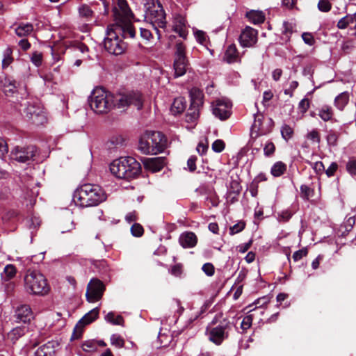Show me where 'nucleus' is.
Instances as JSON below:
<instances>
[{
	"mask_svg": "<svg viewBox=\"0 0 356 356\" xmlns=\"http://www.w3.org/2000/svg\"><path fill=\"white\" fill-rule=\"evenodd\" d=\"M145 20L149 22L155 30L159 38L161 36L159 29H165L166 26L165 13L162 6L157 3L149 6L145 14Z\"/></svg>",
	"mask_w": 356,
	"mask_h": 356,
	"instance_id": "nucleus-6",
	"label": "nucleus"
},
{
	"mask_svg": "<svg viewBox=\"0 0 356 356\" xmlns=\"http://www.w3.org/2000/svg\"><path fill=\"white\" fill-rule=\"evenodd\" d=\"M82 349L85 352H95L97 350V342L95 340H88L82 344Z\"/></svg>",
	"mask_w": 356,
	"mask_h": 356,
	"instance_id": "nucleus-45",
	"label": "nucleus"
},
{
	"mask_svg": "<svg viewBox=\"0 0 356 356\" xmlns=\"http://www.w3.org/2000/svg\"><path fill=\"white\" fill-rule=\"evenodd\" d=\"M27 329L25 326L16 327L9 332L8 338L12 341L13 343H15L20 337L24 335Z\"/></svg>",
	"mask_w": 356,
	"mask_h": 356,
	"instance_id": "nucleus-29",
	"label": "nucleus"
},
{
	"mask_svg": "<svg viewBox=\"0 0 356 356\" xmlns=\"http://www.w3.org/2000/svg\"><path fill=\"white\" fill-rule=\"evenodd\" d=\"M172 29L182 38H186L188 34L185 18L180 15H175L172 19Z\"/></svg>",
	"mask_w": 356,
	"mask_h": 356,
	"instance_id": "nucleus-19",
	"label": "nucleus"
},
{
	"mask_svg": "<svg viewBox=\"0 0 356 356\" xmlns=\"http://www.w3.org/2000/svg\"><path fill=\"white\" fill-rule=\"evenodd\" d=\"M36 148L34 146L15 147L9 155L11 160L19 163H26L35 156Z\"/></svg>",
	"mask_w": 356,
	"mask_h": 356,
	"instance_id": "nucleus-11",
	"label": "nucleus"
},
{
	"mask_svg": "<svg viewBox=\"0 0 356 356\" xmlns=\"http://www.w3.org/2000/svg\"><path fill=\"white\" fill-rule=\"evenodd\" d=\"M307 254V250L306 248H302L301 250L296 251L293 254V259L295 261H299L303 257H305Z\"/></svg>",
	"mask_w": 356,
	"mask_h": 356,
	"instance_id": "nucleus-61",
	"label": "nucleus"
},
{
	"mask_svg": "<svg viewBox=\"0 0 356 356\" xmlns=\"http://www.w3.org/2000/svg\"><path fill=\"white\" fill-rule=\"evenodd\" d=\"M13 50L10 47H7L3 52V58L2 60V66L3 68L8 67L13 61L12 57Z\"/></svg>",
	"mask_w": 356,
	"mask_h": 356,
	"instance_id": "nucleus-39",
	"label": "nucleus"
},
{
	"mask_svg": "<svg viewBox=\"0 0 356 356\" xmlns=\"http://www.w3.org/2000/svg\"><path fill=\"white\" fill-rule=\"evenodd\" d=\"M25 291L31 295L44 296L49 291L45 277L38 271L29 270L24 276Z\"/></svg>",
	"mask_w": 356,
	"mask_h": 356,
	"instance_id": "nucleus-5",
	"label": "nucleus"
},
{
	"mask_svg": "<svg viewBox=\"0 0 356 356\" xmlns=\"http://www.w3.org/2000/svg\"><path fill=\"white\" fill-rule=\"evenodd\" d=\"M56 343L48 341L40 346L35 352V356H53L55 353Z\"/></svg>",
	"mask_w": 356,
	"mask_h": 356,
	"instance_id": "nucleus-24",
	"label": "nucleus"
},
{
	"mask_svg": "<svg viewBox=\"0 0 356 356\" xmlns=\"http://www.w3.org/2000/svg\"><path fill=\"white\" fill-rule=\"evenodd\" d=\"M140 170V163L131 156L120 157L110 164L111 172L118 179H134L139 175Z\"/></svg>",
	"mask_w": 356,
	"mask_h": 356,
	"instance_id": "nucleus-2",
	"label": "nucleus"
},
{
	"mask_svg": "<svg viewBox=\"0 0 356 356\" xmlns=\"http://www.w3.org/2000/svg\"><path fill=\"white\" fill-rule=\"evenodd\" d=\"M301 197L304 200H308L314 195V190L307 185H302L300 186Z\"/></svg>",
	"mask_w": 356,
	"mask_h": 356,
	"instance_id": "nucleus-43",
	"label": "nucleus"
},
{
	"mask_svg": "<svg viewBox=\"0 0 356 356\" xmlns=\"http://www.w3.org/2000/svg\"><path fill=\"white\" fill-rule=\"evenodd\" d=\"M350 24H353V18L351 15H347L339 20L337 27L339 29H344Z\"/></svg>",
	"mask_w": 356,
	"mask_h": 356,
	"instance_id": "nucleus-42",
	"label": "nucleus"
},
{
	"mask_svg": "<svg viewBox=\"0 0 356 356\" xmlns=\"http://www.w3.org/2000/svg\"><path fill=\"white\" fill-rule=\"evenodd\" d=\"M184 58L185 56V46L181 42H177L176 44L175 58Z\"/></svg>",
	"mask_w": 356,
	"mask_h": 356,
	"instance_id": "nucleus-47",
	"label": "nucleus"
},
{
	"mask_svg": "<svg viewBox=\"0 0 356 356\" xmlns=\"http://www.w3.org/2000/svg\"><path fill=\"white\" fill-rule=\"evenodd\" d=\"M252 323V316L248 315L243 318L242 322L241 323V327L244 330H248V328L250 327Z\"/></svg>",
	"mask_w": 356,
	"mask_h": 356,
	"instance_id": "nucleus-58",
	"label": "nucleus"
},
{
	"mask_svg": "<svg viewBox=\"0 0 356 356\" xmlns=\"http://www.w3.org/2000/svg\"><path fill=\"white\" fill-rule=\"evenodd\" d=\"M338 168V165L335 162H332L328 168L325 170V173L327 177H332L334 175Z\"/></svg>",
	"mask_w": 356,
	"mask_h": 356,
	"instance_id": "nucleus-64",
	"label": "nucleus"
},
{
	"mask_svg": "<svg viewBox=\"0 0 356 356\" xmlns=\"http://www.w3.org/2000/svg\"><path fill=\"white\" fill-rule=\"evenodd\" d=\"M79 13L80 16L86 18H90L92 15V10L88 5H81L79 8Z\"/></svg>",
	"mask_w": 356,
	"mask_h": 356,
	"instance_id": "nucleus-46",
	"label": "nucleus"
},
{
	"mask_svg": "<svg viewBox=\"0 0 356 356\" xmlns=\"http://www.w3.org/2000/svg\"><path fill=\"white\" fill-rule=\"evenodd\" d=\"M179 242L184 248H191L196 245L197 238L193 232H186L180 235Z\"/></svg>",
	"mask_w": 356,
	"mask_h": 356,
	"instance_id": "nucleus-22",
	"label": "nucleus"
},
{
	"mask_svg": "<svg viewBox=\"0 0 356 356\" xmlns=\"http://www.w3.org/2000/svg\"><path fill=\"white\" fill-rule=\"evenodd\" d=\"M257 31L246 26L239 36V43L243 47H251L257 42Z\"/></svg>",
	"mask_w": 356,
	"mask_h": 356,
	"instance_id": "nucleus-18",
	"label": "nucleus"
},
{
	"mask_svg": "<svg viewBox=\"0 0 356 356\" xmlns=\"http://www.w3.org/2000/svg\"><path fill=\"white\" fill-rule=\"evenodd\" d=\"M293 213L290 209H285L277 213V220L285 222L289 220Z\"/></svg>",
	"mask_w": 356,
	"mask_h": 356,
	"instance_id": "nucleus-44",
	"label": "nucleus"
},
{
	"mask_svg": "<svg viewBox=\"0 0 356 356\" xmlns=\"http://www.w3.org/2000/svg\"><path fill=\"white\" fill-rule=\"evenodd\" d=\"M305 137L313 144L319 145L321 143V134L317 129L308 131Z\"/></svg>",
	"mask_w": 356,
	"mask_h": 356,
	"instance_id": "nucleus-36",
	"label": "nucleus"
},
{
	"mask_svg": "<svg viewBox=\"0 0 356 356\" xmlns=\"http://www.w3.org/2000/svg\"><path fill=\"white\" fill-rule=\"evenodd\" d=\"M115 30L117 35H121L124 39L134 38L136 31L131 23V19H123L117 21L115 24L109 25Z\"/></svg>",
	"mask_w": 356,
	"mask_h": 356,
	"instance_id": "nucleus-16",
	"label": "nucleus"
},
{
	"mask_svg": "<svg viewBox=\"0 0 356 356\" xmlns=\"http://www.w3.org/2000/svg\"><path fill=\"white\" fill-rule=\"evenodd\" d=\"M212 113L221 120L227 119L232 112V103L227 99H219L212 103Z\"/></svg>",
	"mask_w": 356,
	"mask_h": 356,
	"instance_id": "nucleus-13",
	"label": "nucleus"
},
{
	"mask_svg": "<svg viewBox=\"0 0 356 356\" xmlns=\"http://www.w3.org/2000/svg\"><path fill=\"white\" fill-rule=\"evenodd\" d=\"M31 62L36 67H39L42 63V53L35 51L32 54L31 57Z\"/></svg>",
	"mask_w": 356,
	"mask_h": 356,
	"instance_id": "nucleus-50",
	"label": "nucleus"
},
{
	"mask_svg": "<svg viewBox=\"0 0 356 356\" xmlns=\"http://www.w3.org/2000/svg\"><path fill=\"white\" fill-rule=\"evenodd\" d=\"M298 107L302 113H305L309 108V101L307 98L302 99L298 104Z\"/></svg>",
	"mask_w": 356,
	"mask_h": 356,
	"instance_id": "nucleus-62",
	"label": "nucleus"
},
{
	"mask_svg": "<svg viewBox=\"0 0 356 356\" xmlns=\"http://www.w3.org/2000/svg\"><path fill=\"white\" fill-rule=\"evenodd\" d=\"M106 200V194L99 185L85 184L74 192L72 202L79 207H95Z\"/></svg>",
	"mask_w": 356,
	"mask_h": 356,
	"instance_id": "nucleus-1",
	"label": "nucleus"
},
{
	"mask_svg": "<svg viewBox=\"0 0 356 356\" xmlns=\"http://www.w3.org/2000/svg\"><path fill=\"white\" fill-rule=\"evenodd\" d=\"M114 106L124 108L129 105H134L138 109L143 106L141 94L138 92H129L127 93H118L114 95Z\"/></svg>",
	"mask_w": 356,
	"mask_h": 356,
	"instance_id": "nucleus-9",
	"label": "nucleus"
},
{
	"mask_svg": "<svg viewBox=\"0 0 356 356\" xmlns=\"http://www.w3.org/2000/svg\"><path fill=\"white\" fill-rule=\"evenodd\" d=\"M131 232L133 236L139 237L143 234V228L138 223H134L131 227Z\"/></svg>",
	"mask_w": 356,
	"mask_h": 356,
	"instance_id": "nucleus-52",
	"label": "nucleus"
},
{
	"mask_svg": "<svg viewBox=\"0 0 356 356\" xmlns=\"http://www.w3.org/2000/svg\"><path fill=\"white\" fill-rule=\"evenodd\" d=\"M8 152V147L4 138H0V157L3 159Z\"/></svg>",
	"mask_w": 356,
	"mask_h": 356,
	"instance_id": "nucleus-55",
	"label": "nucleus"
},
{
	"mask_svg": "<svg viewBox=\"0 0 356 356\" xmlns=\"http://www.w3.org/2000/svg\"><path fill=\"white\" fill-rule=\"evenodd\" d=\"M33 31V26L30 23H22L19 24L15 29V32L16 35L19 37H24Z\"/></svg>",
	"mask_w": 356,
	"mask_h": 356,
	"instance_id": "nucleus-31",
	"label": "nucleus"
},
{
	"mask_svg": "<svg viewBox=\"0 0 356 356\" xmlns=\"http://www.w3.org/2000/svg\"><path fill=\"white\" fill-rule=\"evenodd\" d=\"M15 316L17 322L26 323L33 318V312L29 305H22L16 309Z\"/></svg>",
	"mask_w": 356,
	"mask_h": 356,
	"instance_id": "nucleus-20",
	"label": "nucleus"
},
{
	"mask_svg": "<svg viewBox=\"0 0 356 356\" xmlns=\"http://www.w3.org/2000/svg\"><path fill=\"white\" fill-rule=\"evenodd\" d=\"M331 7V3L328 0H319L318 8L321 11L328 12L330 10Z\"/></svg>",
	"mask_w": 356,
	"mask_h": 356,
	"instance_id": "nucleus-56",
	"label": "nucleus"
},
{
	"mask_svg": "<svg viewBox=\"0 0 356 356\" xmlns=\"http://www.w3.org/2000/svg\"><path fill=\"white\" fill-rule=\"evenodd\" d=\"M24 115L30 122L36 126L43 125L47 122L44 109L40 104L33 102H27Z\"/></svg>",
	"mask_w": 356,
	"mask_h": 356,
	"instance_id": "nucleus-8",
	"label": "nucleus"
},
{
	"mask_svg": "<svg viewBox=\"0 0 356 356\" xmlns=\"http://www.w3.org/2000/svg\"><path fill=\"white\" fill-rule=\"evenodd\" d=\"M293 134V129L289 125L284 124L281 127V135L282 137L286 140L288 141L291 139Z\"/></svg>",
	"mask_w": 356,
	"mask_h": 356,
	"instance_id": "nucleus-41",
	"label": "nucleus"
},
{
	"mask_svg": "<svg viewBox=\"0 0 356 356\" xmlns=\"http://www.w3.org/2000/svg\"><path fill=\"white\" fill-rule=\"evenodd\" d=\"M346 170L352 176H356V160L350 159L346 163Z\"/></svg>",
	"mask_w": 356,
	"mask_h": 356,
	"instance_id": "nucleus-54",
	"label": "nucleus"
},
{
	"mask_svg": "<svg viewBox=\"0 0 356 356\" xmlns=\"http://www.w3.org/2000/svg\"><path fill=\"white\" fill-rule=\"evenodd\" d=\"M194 34L197 41L200 44H204L206 42L207 39L204 32L202 31H196Z\"/></svg>",
	"mask_w": 356,
	"mask_h": 356,
	"instance_id": "nucleus-63",
	"label": "nucleus"
},
{
	"mask_svg": "<svg viewBox=\"0 0 356 356\" xmlns=\"http://www.w3.org/2000/svg\"><path fill=\"white\" fill-rule=\"evenodd\" d=\"M104 47L108 53L114 55L122 54L125 49L124 44L119 38L118 35L109 26L107 27L104 38Z\"/></svg>",
	"mask_w": 356,
	"mask_h": 356,
	"instance_id": "nucleus-10",
	"label": "nucleus"
},
{
	"mask_svg": "<svg viewBox=\"0 0 356 356\" xmlns=\"http://www.w3.org/2000/svg\"><path fill=\"white\" fill-rule=\"evenodd\" d=\"M338 135L332 131H330L327 136V142L330 146H335L337 143Z\"/></svg>",
	"mask_w": 356,
	"mask_h": 356,
	"instance_id": "nucleus-53",
	"label": "nucleus"
},
{
	"mask_svg": "<svg viewBox=\"0 0 356 356\" xmlns=\"http://www.w3.org/2000/svg\"><path fill=\"white\" fill-rule=\"evenodd\" d=\"M191 104L193 106L199 107L202 106L203 104V94L202 92L197 90L193 89L191 92Z\"/></svg>",
	"mask_w": 356,
	"mask_h": 356,
	"instance_id": "nucleus-35",
	"label": "nucleus"
},
{
	"mask_svg": "<svg viewBox=\"0 0 356 356\" xmlns=\"http://www.w3.org/2000/svg\"><path fill=\"white\" fill-rule=\"evenodd\" d=\"M203 272L207 275V276H212L214 274L215 269L214 266L211 263H206L202 266V268Z\"/></svg>",
	"mask_w": 356,
	"mask_h": 356,
	"instance_id": "nucleus-59",
	"label": "nucleus"
},
{
	"mask_svg": "<svg viewBox=\"0 0 356 356\" xmlns=\"http://www.w3.org/2000/svg\"><path fill=\"white\" fill-rule=\"evenodd\" d=\"M113 11L115 22L134 18L127 0H113Z\"/></svg>",
	"mask_w": 356,
	"mask_h": 356,
	"instance_id": "nucleus-15",
	"label": "nucleus"
},
{
	"mask_svg": "<svg viewBox=\"0 0 356 356\" xmlns=\"http://www.w3.org/2000/svg\"><path fill=\"white\" fill-rule=\"evenodd\" d=\"M286 170V165L282 161L275 162L270 169L271 175L275 177L282 176Z\"/></svg>",
	"mask_w": 356,
	"mask_h": 356,
	"instance_id": "nucleus-32",
	"label": "nucleus"
},
{
	"mask_svg": "<svg viewBox=\"0 0 356 356\" xmlns=\"http://www.w3.org/2000/svg\"><path fill=\"white\" fill-rule=\"evenodd\" d=\"M186 108V102L182 97L175 98L171 105L170 112L176 115L181 113Z\"/></svg>",
	"mask_w": 356,
	"mask_h": 356,
	"instance_id": "nucleus-28",
	"label": "nucleus"
},
{
	"mask_svg": "<svg viewBox=\"0 0 356 356\" xmlns=\"http://www.w3.org/2000/svg\"><path fill=\"white\" fill-rule=\"evenodd\" d=\"M143 163L147 170L153 172L160 171L165 165V159L162 157L145 159Z\"/></svg>",
	"mask_w": 356,
	"mask_h": 356,
	"instance_id": "nucleus-21",
	"label": "nucleus"
},
{
	"mask_svg": "<svg viewBox=\"0 0 356 356\" xmlns=\"http://www.w3.org/2000/svg\"><path fill=\"white\" fill-rule=\"evenodd\" d=\"M99 316V309L97 307L91 309L86 314L76 323L74 327L72 339H77L81 337L83 327L93 322Z\"/></svg>",
	"mask_w": 356,
	"mask_h": 356,
	"instance_id": "nucleus-14",
	"label": "nucleus"
},
{
	"mask_svg": "<svg viewBox=\"0 0 356 356\" xmlns=\"http://www.w3.org/2000/svg\"><path fill=\"white\" fill-rule=\"evenodd\" d=\"M225 143L222 140H216L212 144V149L215 152H221L225 149Z\"/></svg>",
	"mask_w": 356,
	"mask_h": 356,
	"instance_id": "nucleus-57",
	"label": "nucleus"
},
{
	"mask_svg": "<svg viewBox=\"0 0 356 356\" xmlns=\"http://www.w3.org/2000/svg\"><path fill=\"white\" fill-rule=\"evenodd\" d=\"M273 127V122L270 118L265 119L261 113L254 115V122L251 127V140L252 144L256 138L264 136L271 132Z\"/></svg>",
	"mask_w": 356,
	"mask_h": 356,
	"instance_id": "nucleus-7",
	"label": "nucleus"
},
{
	"mask_svg": "<svg viewBox=\"0 0 356 356\" xmlns=\"http://www.w3.org/2000/svg\"><path fill=\"white\" fill-rule=\"evenodd\" d=\"M111 343L116 348H121L124 346V339L118 334H113L111 336Z\"/></svg>",
	"mask_w": 356,
	"mask_h": 356,
	"instance_id": "nucleus-40",
	"label": "nucleus"
},
{
	"mask_svg": "<svg viewBox=\"0 0 356 356\" xmlns=\"http://www.w3.org/2000/svg\"><path fill=\"white\" fill-rule=\"evenodd\" d=\"M350 100V93L348 91H344L339 94L334 99V105L335 108L339 111H343L346 106L348 105Z\"/></svg>",
	"mask_w": 356,
	"mask_h": 356,
	"instance_id": "nucleus-23",
	"label": "nucleus"
},
{
	"mask_svg": "<svg viewBox=\"0 0 356 356\" xmlns=\"http://www.w3.org/2000/svg\"><path fill=\"white\" fill-rule=\"evenodd\" d=\"M15 275V267L12 264H8L4 267L3 271L1 273V277L3 281H8L13 278Z\"/></svg>",
	"mask_w": 356,
	"mask_h": 356,
	"instance_id": "nucleus-34",
	"label": "nucleus"
},
{
	"mask_svg": "<svg viewBox=\"0 0 356 356\" xmlns=\"http://www.w3.org/2000/svg\"><path fill=\"white\" fill-rule=\"evenodd\" d=\"M188 62L186 58H175L174 61V76L175 78L179 77L185 74L186 72Z\"/></svg>",
	"mask_w": 356,
	"mask_h": 356,
	"instance_id": "nucleus-25",
	"label": "nucleus"
},
{
	"mask_svg": "<svg viewBox=\"0 0 356 356\" xmlns=\"http://www.w3.org/2000/svg\"><path fill=\"white\" fill-rule=\"evenodd\" d=\"M105 321L115 325H123L124 319L121 315L115 316L114 312H108L104 318Z\"/></svg>",
	"mask_w": 356,
	"mask_h": 356,
	"instance_id": "nucleus-37",
	"label": "nucleus"
},
{
	"mask_svg": "<svg viewBox=\"0 0 356 356\" xmlns=\"http://www.w3.org/2000/svg\"><path fill=\"white\" fill-rule=\"evenodd\" d=\"M104 291L105 286L103 282L97 278H93L87 286L86 300L89 302H95L102 298Z\"/></svg>",
	"mask_w": 356,
	"mask_h": 356,
	"instance_id": "nucleus-12",
	"label": "nucleus"
},
{
	"mask_svg": "<svg viewBox=\"0 0 356 356\" xmlns=\"http://www.w3.org/2000/svg\"><path fill=\"white\" fill-rule=\"evenodd\" d=\"M246 17L254 24L263 23L265 20L264 14L259 10H250L246 13Z\"/></svg>",
	"mask_w": 356,
	"mask_h": 356,
	"instance_id": "nucleus-30",
	"label": "nucleus"
},
{
	"mask_svg": "<svg viewBox=\"0 0 356 356\" xmlns=\"http://www.w3.org/2000/svg\"><path fill=\"white\" fill-rule=\"evenodd\" d=\"M227 323H221L214 327H211L208 328L209 340L216 345H220L227 337Z\"/></svg>",
	"mask_w": 356,
	"mask_h": 356,
	"instance_id": "nucleus-17",
	"label": "nucleus"
},
{
	"mask_svg": "<svg viewBox=\"0 0 356 356\" xmlns=\"http://www.w3.org/2000/svg\"><path fill=\"white\" fill-rule=\"evenodd\" d=\"M312 168L317 174H322L325 171V167L321 161L310 163Z\"/></svg>",
	"mask_w": 356,
	"mask_h": 356,
	"instance_id": "nucleus-60",
	"label": "nucleus"
},
{
	"mask_svg": "<svg viewBox=\"0 0 356 356\" xmlns=\"http://www.w3.org/2000/svg\"><path fill=\"white\" fill-rule=\"evenodd\" d=\"M245 222L240 221L229 228V234L231 235L239 233L245 228Z\"/></svg>",
	"mask_w": 356,
	"mask_h": 356,
	"instance_id": "nucleus-51",
	"label": "nucleus"
},
{
	"mask_svg": "<svg viewBox=\"0 0 356 356\" xmlns=\"http://www.w3.org/2000/svg\"><path fill=\"white\" fill-rule=\"evenodd\" d=\"M89 104L96 113H104L114 106V95L103 88H95L89 98Z\"/></svg>",
	"mask_w": 356,
	"mask_h": 356,
	"instance_id": "nucleus-4",
	"label": "nucleus"
},
{
	"mask_svg": "<svg viewBox=\"0 0 356 356\" xmlns=\"http://www.w3.org/2000/svg\"><path fill=\"white\" fill-rule=\"evenodd\" d=\"M223 60L229 64L240 61L237 49L234 44L228 46L225 52Z\"/></svg>",
	"mask_w": 356,
	"mask_h": 356,
	"instance_id": "nucleus-26",
	"label": "nucleus"
},
{
	"mask_svg": "<svg viewBox=\"0 0 356 356\" xmlns=\"http://www.w3.org/2000/svg\"><path fill=\"white\" fill-rule=\"evenodd\" d=\"M318 115L323 122H328L332 119L334 111L331 106L324 104L318 108Z\"/></svg>",
	"mask_w": 356,
	"mask_h": 356,
	"instance_id": "nucleus-27",
	"label": "nucleus"
},
{
	"mask_svg": "<svg viewBox=\"0 0 356 356\" xmlns=\"http://www.w3.org/2000/svg\"><path fill=\"white\" fill-rule=\"evenodd\" d=\"M17 91V86L15 81L6 80L3 83V92L6 96H13Z\"/></svg>",
	"mask_w": 356,
	"mask_h": 356,
	"instance_id": "nucleus-33",
	"label": "nucleus"
},
{
	"mask_svg": "<svg viewBox=\"0 0 356 356\" xmlns=\"http://www.w3.org/2000/svg\"><path fill=\"white\" fill-rule=\"evenodd\" d=\"M302 39L304 42L309 46H313L315 44L314 37L312 33L309 32L302 33Z\"/></svg>",
	"mask_w": 356,
	"mask_h": 356,
	"instance_id": "nucleus-49",
	"label": "nucleus"
},
{
	"mask_svg": "<svg viewBox=\"0 0 356 356\" xmlns=\"http://www.w3.org/2000/svg\"><path fill=\"white\" fill-rule=\"evenodd\" d=\"M200 111L197 106H193L189 108L186 115V121L188 123H193L199 118Z\"/></svg>",
	"mask_w": 356,
	"mask_h": 356,
	"instance_id": "nucleus-38",
	"label": "nucleus"
},
{
	"mask_svg": "<svg viewBox=\"0 0 356 356\" xmlns=\"http://www.w3.org/2000/svg\"><path fill=\"white\" fill-rule=\"evenodd\" d=\"M275 151V146L271 141H268L264 147V154L266 156H272Z\"/></svg>",
	"mask_w": 356,
	"mask_h": 356,
	"instance_id": "nucleus-48",
	"label": "nucleus"
},
{
	"mask_svg": "<svg viewBox=\"0 0 356 356\" xmlns=\"http://www.w3.org/2000/svg\"><path fill=\"white\" fill-rule=\"evenodd\" d=\"M166 146V138L159 131H145L141 134L138 149L144 154H156L162 152Z\"/></svg>",
	"mask_w": 356,
	"mask_h": 356,
	"instance_id": "nucleus-3",
	"label": "nucleus"
}]
</instances>
